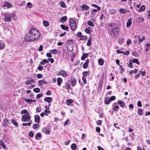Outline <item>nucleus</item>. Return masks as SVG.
<instances>
[{"label": "nucleus", "mask_w": 150, "mask_h": 150, "mask_svg": "<svg viewBox=\"0 0 150 150\" xmlns=\"http://www.w3.org/2000/svg\"><path fill=\"white\" fill-rule=\"evenodd\" d=\"M40 35V33L38 30L32 29L25 35V40L27 42L33 41L38 39Z\"/></svg>", "instance_id": "nucleus-1"}, {"label": "nucleus", "mask_w": 150, "mask_h": 150, "mask_svg": "<svg viewBox=\"0 0 150 150\" xmlns=\"http://www.w3.org/2000/svg\"><path fill=\"white\" fill-rule=\"evenodd\" d=\"M30 117L29 113L23 115L21 118V120L23 122H28L30 121Z\"/></svg>", "instance_id": "nucleus-2"}, {"label": "nucleus", "mask_w": 150, "mask_h": 150, "mask_svg": "<svg viewBox=\"0 0 150 150\" xmlns=\"http://www.w3.org/2000/svg\"><path fill=\"white\" fill-rule=\"evenodd\" d=\"M70 23L71 29L73 31L75 30L76 28V25L75 22L73 19H71L70 21Z\"/></svg>", "instance_id": "nucleus-3"}, {"label": "nucleus", "mask_w": 150, "mask_h": 150, "mask_svg": "<svg viewBox=\"0 0 150 150\" xmlns=\"http://www.w3.org/2000/svg\"><path fill=\"white\" fill-rule=\"evenodd\" d=\"M119 30V29L118 28H114L112 29L111 31V35L113 36H115L117 35Z\"/></svg>", "instance_id": "nucleus-4"}, {"label": "nucleus", "mask_w": 150, "mask_h": 150, "mask_svg": "<svg viewBox=\"0 0 150 150\" xmlns=\"http://www.w3.org/2000/svg\"><path fill=\"white\" fill-rule=\"evenodd\" d=\"M57 75H62L64 77H66L68 76V75L67 74V71H65L62 69H61L60 71L58 72Z\"/></svg>", "instance_id": "nucleus-5"}, {"label": "nucleus", "mask_w": 150, "mask_h": 150, "mask_svg": "<svg viewBox=\"0 0 150 150\" xmlns=\"http://www.w3.org/2000/svg\"><path fill=\"white\" fill-rule=\"evenodd\" d=\"M4 16V20L5 22H10L11 21V16L9 14L7 13L5 14Z\"/></svg>", "instance_id": "nucleus-6"}, {"label": "nucleus", "mask_w": 150, "mask_h": 150, "mask_svg": "<svg viewBox=\"0 0 150 150\" xmlns=\"http://www.w3.org/2000/svg\"><path fill=\"white\" fill-rule=\"evenodd\" d=\"M34 121L35 122L39 123L40 121V117L39 115H36L34 116Z\"/></svg>", "instance_id": "nucleus-7"}, {"label": "nucleus", "mask_w": 150, "mask_h": 150, "mask_svg": "<svg viewBox=\"0 0 150 150\" xmlns=\"http://www.w3.org/2000/svg\"><path fill=\"white\" fill-rule=\"evenodd\" d=\"M5 44L3 40H0V50L3 49L5 47Z\"/></svg>", "instance_id": "nucleus-8"}, {"label": "nucleus", "mask_w": 150, "mask_h": 150, "mask_svg": "<svg viewBox=\"0 0 150 150\" xmlns=\"http://www.w3.org/2000/svg\"><path fill=\"white\" fill-rule=\"evenodd\" d=\"M38 85L41 86L42 85H43L44 84H47V81L44 80H39L38 81Z\"/></svg>", "instance_id": "nucleus-9"}, {"label": "nucleus", "mask_w": 150, "mask_h": 150, "mask_svg": "<svg viewBox=\"0 0 150 150\" xmlns=\"http://www.w3.org/2000/svg\"><path fill=\"white\" fill-rule=\"evenodd\" d=\"M52 100V98L50 97H46L44 99L45 101L49 103L51 102Z\"/></svg>", "instance_id": "nucleus-10"}, {"label": "nucleus", "mask_w": 150, "mask_h": 150, "mask_svg": "<svg viewBox=\"0 0 150 150\" xmlns=\"http://www.w3.org/2000/svg\"><path fill=\"white\" fill-rule=\"evenodd\" d=\"M111 101L112 100H111L110 98L108 97L105 98V103L106 104H109Z\"/></svg>", "instance_id": "nucleus-11"}, {"label": "nucleus", "mask_w": 150, "mask_h": 150, "mask_svg": "<svg viewBox=\"0 0 150 150\" xmlns=\"http://www.w3.org/2000/svg\"><path fill=\"white\" fill-rule=\"evenodd\" d=\"M132 23V20L131 18H129L127 23L126 24V26L127 27H129L130 25H131Z\"/></svg>", "instance_id": "nucleus-12"}, {"label": "nucleus", "mask_w": 150, "mask_h": 150, "mask_svg": "<svg viewBox=\"0 0 150 150\" xmlns=\"http://www.w3.org/2000/svg\"><path fill=\"white\" fill-rule=\"evenodd\" d=\"M3 6L5 7H7V8H9L12 6V5L10 3L5 1L4 2V5Z\"/></svg>", "instance_id": "nucleus-13"}, {"label": "nucleus", "mask_w": 150, "mask_h": 150, "mask_svg": "<svg viewBox=\"0 0 150 150\" xmlns=\"http://www.w3.org/2000/svg\"><path fill=\"white\" fill-rule=\"evenodd\" d=\"M127 11H128L125 9L120 8L119 9V12L121 14L125 13Z\"/></svg>", "instance_id": "nucleus-14"}, {"label": "nucleus", "mask_w": 150, "mask_h": 150, "mask_svg": "<svg viewBox=\"0 0 150 150\" xmlns=\"http://www.w3.org/2000/svg\"><path fill=\"white\" fill-rule=\"evenodd\" d=\"M125 41V39L123 38H120L117 40V42L120 45L122 44Z\"/></svg>", "instance_id": "nucleus-15"}, {"label": "nucleus", "mask_w": 150, "mask_h": 150, "mask_svg": "<svg viewBox=\"0 0 150 150\" xmlns=\"http://www.w3.org/2000/svg\"><path fill=\"white\" fill-rule=\"evenodd\" d=\"M4 125L6 127L7 126L8 124L9 123V120L7 118H5L4 120Z\"/></svg>", "instance_id": "nucleus-16"}, {"label": "nucleus", "mask_w": 150, "mask_h": 150, "mask_svg": "<svg viewBox=\"0 0 150 150\" xmlns=\"http://www.w3.org/2000/svg\"><path fill=\"white\" fill-rule=\"evenodd\" d=\"M118 103L121 107H123L125 105V103L121 100H119L118 101Z\"/></svg>", "instance_id": "nucleus-17"}, {"label": "nucleus", "mask_w": 150, "mask_h": 150, "mask_svg": "<svg viewBox=\"0 0 150 150\" xmlns=\"http://www.w3.org/2000/svg\"><path fill=\"white\" fill-rule=\"evenodd\" d=\"M42 131L43 132L46 134H49L50 132V130L47 128H45L43 129Z\"/></svg>", "instance_id": "nucleus-18"}, {"label": "nucleus", "mask_w": 150, "mask_h": 150, "mask_svg": "<svg viewBox=\"0 0 150 150\" xmlns=\"http://www.w3.org/2000/svg\"><path fill=\"white\" fill-rule=\"evenodd\" d=\"M62 82V79L60 78H58L57 79V84L60 86Z\"/></svg>", "instance_id": "nucleus-19"}, {"label": "nucleus", "mask_w": 150, "mask_h": 150, "mask_svg": "<svg viewBox=\"0 0 150 150\" xmlns=\"http://www.w3.org/2000/svg\"><path fill=\"white\" fill-rule=\"evenodd\" d=\"M76 80L74 78L72 79L71 82V84L72 86H74L76 82Z\"/></svg>", "instance_id": "nucleus-20"}, {"label": "nucleus", "mask_w": 150, "mask_h": 150, "mask_svg": "<svg viewBox=\"0 0 150 150\" xmlns=\"http://www.w3.org/2000/svg\"><path fill=\"white\" fill-rule=\"evenodd\" d=\"M43 23L44 26L47 27L49 26V23L47 21L43 20Z\"/></svg>", "instance_id": "nucleus-21"}, {"label": "nucleus", "mask_w": 150, "mask_h": 150, "mask_svg": "<svg viewBox=\"0 0 150 150\" xmlns=\"http://www.w3.org/2000/svg\"><path fill=\"white\" fill-rule=\"evenodd\" d=\"M80 7H81V6H80ZM81 7H82L83 8V9H82L83 10H88L89 8V7L87 5H86L85 4H83L82 5Z\"/></svg>", "instance_id": "nucleus-22"}, {"label": "nucleus", "mask_w": 150, "mask_h": 150, "mask_svg": "<svg viewBox=\"0 0 150 150\" xmlns=\"http://www.w3.org/2000/svg\"><path fill=\"white\" fill-rule=\"evenodd\" d=\"M60 26L63 30L66 31H68V27L67 26H65L63 25H60Z\"/></svg>", "instance_id": "nucleus-23"}, {"label": "nucleus", "mask_w": 150, "mask_h": 150, "mask_svg": "<svg viewBox=\"0 0 150 150\" xmlns=\"http://www.w3.org/2000/svg\"><path fill=\"white\" fill-rule=\"evenodd\" d=\"M99 64L100 66H102L103 65L104 61L102 59H99L98 60Z\"/></svg>", "instance_id": "nucleus-24"}, {"label": "nucleus", "mask_w": 150, "mask_h": 150, "mask_svg": "<svg viewBox=\"0 0 150 150\" xmlns=\"http://www.w3.org/2000/svg\"><path fill=\"white\" fill-rule=\"evenodd\" d=\"M73 102V100L72 99H67L66 101V103L67 105H69Z\"/></svg>", "instance_id": "nucleus-25"}, {"label": "nucleus", "mask_w": 150, "mask_h": 150, "mask_svg": "<svg viewBox=\"0 0 150 150\" xmlns=\"http://www.w3.org/2000/svg\"><path fill=\"white\" fill-rule=\"evenodd\" d=\"M11 122L16 127H18V124L15 120L12 119L11 120Z\"/></svg>", "instance_id": "nucleus-26"}, {"label": "nucleus", "mask_w": 150, "mask_h": 150, "mask_svg": "<svg viewBox=\"0 0 150 150\" xmlns=\"http://www.w3.org/2000/svg\"><path fill=\"white\" fill-rule=\"evenodd\" d=\"M143 110L141 108H139L137 112L140 115H142L143 114Z\"/></svg>", "instance_id": "nucleus-27"}, {"label": "nucleus", "mask_w": 150, "mask_h": 150, "mask_svg": "<svg viewBox=\"0 0 150 150\" xmlns=\"http://www.w3.org/2000/svg\"><path fill=\"white\" fill-rule=\"evenodd\" d=\"M88 56V54L87 53L84 54L81 58V60H84Z\"/></svg>", "instance_id": "nucleus-28"}, {"label": "nucleus", "mask_w": 150, "mask_h": 150, "mask_svg": "<svg viewBox=\"0 0 150 150\" xmlns=\"http://www.w3.org/2000/svg\"><path fill=\"white\" fill-rule=\"evenodd\" d=\"M132 62L134 63H136L138 65H139L140 64L138 60L137 59H133L132 60Z\"/></svg>", "instance_id": "nucleus-29"}, {"label": "nucleus", "mask_w": 150, "mask_h": 150, "mask_svg": "<svg viewBox=\"0 0 150 150\" xmlns=\"http://www.w3.org/2000/svg\"><path fill=\"white\" fill-rule=\"evenodd\" d=\"M67 19V17L66 16H64L62 17L60 19V21L63 22H65Z\"/></svg>", "instance_id": "nucleus-30"}, {"label": "nucleus", "mask_w": 150, "mask_h": 150, "mask_svg": "<svg viewBox=\"0 0 150 150\" xmlns=\"http://www.w3.org/2000/svg\"><path fill=\"white\" fill-rule=\"evenodd\" d=\"M67 48L69 51H72L73 50V46L71 45H69L67 47Z\"/></svg>", "instance_id": "nucleus-31"}, {"label": "nucleus", "mask_w": 150, "mask_h": 150, "mask_svg": "<svg viewBox=\"0 0 150 150\" xmlns=\"http://www.w3.org/2000/svg\"><path fill=\"white\" fill-rule=\"evenodd\" d=\"M76 145L75 143L72 144L71 145V148L73 150H75L76 149Z\"/></svg>", "instance_id": "nucleus-32"}, {"label": "nucleus", "mask_w": 150, "mask_h": 150, "mask_svg": "<svg viewBox=\"0 0 150 150\" xmlns=\"http://www.w3.org/2000/svg\"><path fill=\"white\" fill-rule=\"evenodd\" d=\"M60 4L62 8H65L66 6V4L65 3L62 1H61L60 2Z\"/></svg>", "instance_id": "nucleus-33"}, {"label": "nucleus", "mask_w": 150, "mask_h": 150, "mask_svg": "<svg viewBox=\"0 0 150 150\" xmlns=\"http://www.w3.org/2000/svg\"><path fill=\"white\" fill-rule=\"evenodd\" d=\"M48 62V61L46 59H43L42 61L40 62V64L42 65H44Z\"/></svg>", "instance_id": "nucleus-34"}, {"label": "nucleus", "mask_w": 150, "mask_h": 150, "mask_svg": "<svg viewBox=\"0 0 150 150\" xmlns=\"http://www.w3.org/2000/svg\"><path fill=\"white\" fill-rule=\"evenodd\" d=\"M145 7L144 5H142L138 11L139 12H141L144 11L145 10Z\"/></svg>", "instance_id": "nucleus-35"}, {"label": "nucleus", "mask_w": 150, "mask_h": 150, "mask_svg": "<svg viewBox=\"0 0 150 150\" xmlns=\"http://www.w3.org/2000/svg\"><path fill=\"white\" fill-rule=\"evenodd\" d=\"M0 145L4 149L6 148V146L4 144V143L1 140H0Z\"/></svg>", "instance_id": "nucleus-36"}, {"label": "nucleus", "mask_w": 150, "mask_h": 150, "mask_svg": "<svg viewBox=\"0 0 150 150\" xmlns=\"http://www.w3.org/2000/svg\"><path fill=\"white\" fill-rule=\"evenodd\" d=\"M57 51V50L55 49L50 50V52H51V53L54 54H56Z\"/></svg>", "instance_id": "nucleus-37"}, {"label": "nucleus", "mask_w": 150, "mask_h": 150, "mask_svg": "<svg viewBox=\"0 0 150 150\" xmlns=\"http://www.w3.org/2000/svg\"><path fill=\"white\" fill-rule=\"evenodd\" d=\"M33 6V4L30 2H28L27 4V7L28 8H32Z\"/></svg>", "instance_id": "nucleus-38"}, {"label": "nucleus", "mask_w": 150, "mask_h": 150, "mask_svg": "<svg viewBox=\"0 0 150 150\" xmlns=\"http://www.w3.org/2000/svg\"><path fill=\"white\" fill-rule=\"evenodd\" d=\"M44 112L45 114L46 115H47L48 114L50 113V111L49 109H46Z\"/></svg>", "instance_id": "nucleus-39"}, {"label": "nucleus", "mask_w": 150, "mask_h": 150, "mask_svg": "<svg viewBox=\"0 0 150 150\" xmlns=\"http://www.w3.org/2000/svg\"><path fill=\"white\" fill-rule=\"evenodd\" d=\"M33 91L35 93H38L40 91V89L39 88H35L33 89Z\"/></svg>", "instance_id": "nucleus-40"}, {"label": "nucleus", "mask_w": 150, "mask_h": 150, "mask_svg": "<svg viewBox=\"0 0 150 150\" xmlns=\"http://www.w3.org/2000/svg\"><path fill=\"white\" fill-rule=\"evenodd\" d=\"M88 24L91 26L93 27L94 26V24L93 23L92 21H89L88 22Z\"/></svg>", "instance_id": "nucleus-41"}, {"label": "nucleus", "mask_w": 150, "mask_h": 150, "mask_svg": "<svg viewBox=\"0 0 150 150\" xmlns=\"http://www.w3.org/2000/svg\"><path fill=\"white\" fill-rule=\"evenodd\" d=\"M66 87L67 90H69L70 88V85L69 83H67L65 85Z\"/></svg>", "instance_id": "nucleus-42"}, {"label": "nucleus", "mask_w": 150, "mask_h": 150, "mask_svg": "<svg viewBox=\"0 0 150 150\" xmlns=\"http://www.w3.org/2000/svg\"><path fill=\"white\" fill-rule=\"evenodd\" d=\"M100 10V7H98V9H93L92 11V14H93L94 13V12H97V11H99V10Z\"/></svg>", "instance_id": "nucleus-43"}, {"label": "nucleus", "mask_w": 150, "mask_h": 150, "mask_svg": "<svg viewBox=\"0 0 150 150\" xmlns=\"http://www.w3.org/2000/svg\"><path fill=\"white\" fill-rule=\"evenodd\" d=\"M34 134L32 131H30L28 133V135L31 137H33L34 136Z\"/></svg>", "instance_id": "nucleus-44"}, {"label": "nucleus", "mask_w": 150, "mask_h": 150, "mask_svg": "<svg viewBox=\"0 0 150 150\" xmlns=\"http://www.w3.org/2000/svg\"><path fill=\"white\" fill-rule=\"evenodd\" d=\"M39 127V125L37 124H35L33 125V128L34 129H36L37 128Z\"/></svg>", "instance_id": "nucleus-45"}, {"label": "nucleus", "mask_w": 150, "mask_h": 150, "mask_svg": "<svg viewBox=\"0 0 150 150\" xmlns=\"http://www.w3.org/2000/svg\"><path fill=\"white\" fill-rule=\"evenodd\" d=\"M82 74L84 76H87L88 75H89V74L88 72L87 71H83V72Z\"/></svg>", "instance_id": "nucleus-46"}, {"label": "nucleus", "mask_w": 150, "mask_h": 150, "mask_svg": "<svg viewBox=\"0 0 150 150\" xmlns=\"http://www.w3.org/2000/svg\"><path fill=\"white\" fill-rule=\"evenodd\" d=\"M132 42V40L130 39H128L127 41V45H129Z\"/></svg>", "instance_id": "nucleus-47"}, {"label": "nucleus", "mask_w": 150, "mask_h": 150, "mask_svg": "<svg viewBox=\"0 0 150 150\" xmlns=\"http://www.w3.org/2000/svg\"><path fill=\"white\" fill-rule=\"evenodd\" d=\"M91 39H88L86 44L88 46H89L91 45Z\"/></svg>", "instance_id": "nucleus-48"}, {"label": "nucleus", "mask_w": 150, "mask_h": 150, "mask_svg": "<svg viewBox=\"0 0 150 150\" xmlns=\"http://www.w3.org/2000/svg\"><path fill=\"white\" fill-rule=\"evenodd\" d=\"M119 107L118 105H116L113 107V110L114 111H117L119 109Z\"/></svg>", "instance_id": "nucleus-49"}, {"label": "nucleus", "mask_w": 150, "mask_h": 150, "mask_svg": "<svg viewBox=\"0 0 150 150\" xmlns=\"http://www.w3.org/2000/svg\"><path fill=\"white\" fill-rule=\"evenodd\" d=\"M41 110V107H38L36 109V112H40Z\"/></svg>", "instance_id": "nucleus-50"}, {"label": "nucleus", "mask_w": 150, "mask_h": 150, "mask_svg": "<svg viewBox=\"0 0 150 150\" xmlns=\"http://www.w3.org/2000/svg\"><path fill=\"white\" fill-rule=\"evenodd\" d=\"M109 13L110 14H113L115 13V11L114 9H112L109 11Z\"/></svg>", "instance_id": "nucleus-51"}, {"label": "nucleus", "mask_w": 150, "mask_h": 150, "mask_svg": "<svg viewBox=\"0 0 150 150\" xmlns=\"http://www.w3.org/2000/svg\"><path fill=\"white\" fill-rule=\"evenodd\" d=\"M41 137V134L39 133H38L35 136L36 139H38V137L40 138Z\"/></svg>", "instance_id": "nucleus-52"}, {"label": "nucleus", "mask_w": 150, "mask_h": 150, "mask_svg": "<svg viewBox=\"0 0 150 150\" xmlns=\"http://www.w3.org/2000/svg\"><path fill=\"white\" fill-rule=\"evenodd\" d=\"M43 68V67L41 65H39L38 67V69L40 71H42Z\"/></svg>", "instance_id": "nucleus-53"}, {"label": "nucleus", "mask_w": 150, "mask_h": 150, "mask_svg": "<svg viewBox=\"0 0 150 150\" xmlns=\"http://www.w3.org/2000/svg\"><path fill=\"white\" fill-rule=\"evenodd\" d=\"M43 96V95L42 94L40 93L38 94L36 96V98L37 99H38L42 97Z\"/></svg>", "instance_id": "nucleus-54"}, {"label": "nucleus", "mask_w": 150, "mask_h": 150, "mask_svg": "<svg viewBox=\"0 0 150 150\" xmlns=\"http://www.w3.org/2000/svg\"><path fill=\"white\" fill-rule=\"evenodd\" d=\"M102 121L100 120H98L96 122L97 124L98 125H101L102 124Z\"/></svg>", "instance_id": "nucleus-55"}, {"label": "nucleus", "mask_w": 150, "mask_h": 150, "mask_svg": "<svg viewBox=\"0 0 150 150\" xmlns=\"http://www.w3.org/2000/svg\"><path fill=\"white\" fill-rule=\"evenodd\" d=\"M119 68H120V69L121 70L120 73H122V72L124 71V69L123 68V67L121 66H120Z\"/></svg>", "instance_id": "nucleus-56"}, {"label": "nucleus", "mask_w": 150, "mask_h": 150, "mask_svg": "<svg viewBox=\"0 0 150 150\" xmlns=\"http://www.w3.org/2000/svg\"><path fill=\"white\" fill-rule=\"evenodd\" d=\"M21 113L22 114H27V113H29L26 110H22Z\"/></svg>", "instance_id": "nucleus-57"}, {"label": "nucleus", "mask_w": 150, "mask_h": 150, "mask_svg": "<svg viewBox=\"0 0 150 150\" xmlns=\"http://www.w3.org/2000/svg\"><path fill=\"white\" fill-rule=\"evenodd\" d=\"M137 106L139 107H141L142 105V103L140 101H138L137 103Z\"/></svg>", "instance_id": "nucleus-58"}, {"label": "nucleus", "mask_w": 150, "mask_h": 150, "mask_svg": "<svg viewBox=\"0 0 150 150\" xmlns=\"http://www.w3.org/2000/svg\"><path fill=\"white\" fill-rule=\"evenodd\" d=\"M37 77L38 78H41L42 77V75L41 74H38Z\"/></svg>", "instance_id": "nucleus-59"}, {"label": "nucleus", "mask_w": 150, "mask_h": 150, "mask_svg": "<svg viewBox=\"0 0 150 150\" xmlns=\"http://www.w3.org/2000/svg\"><path fill=\"white\" fill-rule=\"evenodd\" d=\"M77 35L79 37H80L82 36V34L81 32H79L77 34Z\"/></svg>", "instance_id": "nucleus-60"}, {"label": "nucleus", "mask_w": 150, "mask_h": 150, "mask_svg": "<svg viewBox=\"0 0 150 150\" xmlns=\"http://www.w3.org/2000/svg\"><path fill=\"white\" fill-rule=\"evenodd\" d=\"M30 83V80H28L25 82V84L27 85H29Z\"/></svg>", "instance_id": "nucleus-61"}, {"label": "nucleus", "mask_w": 150, "mask_h": 150, "mask_svg": "<svg viewBox=\"0 0 150 150\" xmlns=\"http://www.w3.org/2000/svg\"><path fill=\"white\" fill-rule=\"evenodd\" d=\"M30 123H23L22 124V125L23 126H30Z\"/></svg>", "instance_id": "nucleus-62"}, {"label": "nucleus", "mask_w": 150, "mask_h": 150, "mask_svg": "<svg viewBox=\"0 0 150 150\" xmlns=\"http://www.w3.org/2000/svg\"><path fill=\"white\" fill-rule=\"evenodd\" d=\"M116 52L117 54H123V53H124V52L122 51L119 50H116Z\"/></svg>", "instance_id": "nucleus-63"}, {"label": "nucleus", "mask_w": 150, "mask_h": 150, "mask_svg": "<svg viewBox=\"0 0 150 150\" xmlns=\"http://www.w3.org/2000/svg\"><path fill=\"white\" fill-rule=\"evenodd\" d=\"M48 59L49 61H50L51 63H53L54 62V59L52 58H49Z\"/></svg>", "instance_id": "nucleus-64"}]
</instances>
